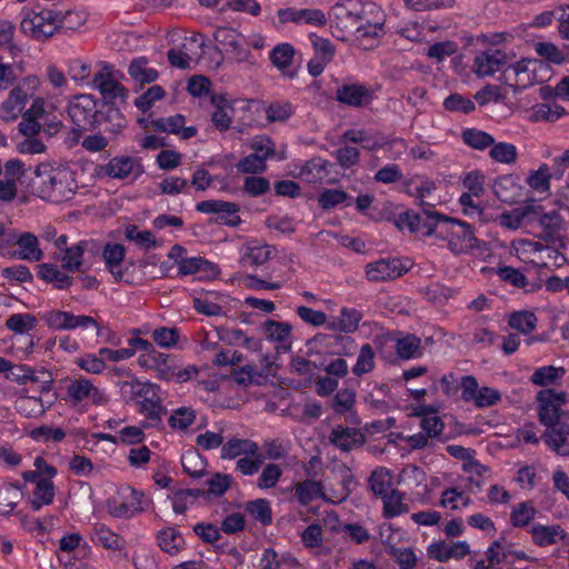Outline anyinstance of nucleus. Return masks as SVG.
Listing matches in <instances>:
<instances>
[{
  "mask_svg": "<svg viewBox=\"0 0 569 569\" xmlns=\"http://www.w3.org/2000/svg\"><path fill=\"white\" fill-rule=\"evenodd\" d=\"M77 187L73 173L68 169H53L48 164L34 168L31 188L43 200L54 203L67 201L73 197Z\"/></svg>",
  "mask_w": 569,
  "mask_h": 569,
  "instance_id": "1",
  "label": "nucleus"
},
{
  "mask_svg": "<svg viewBox=\"0 0 569 569\" xmlns=\"http://www.w3.org/2000/svg\"><path fill=\"white\" fill-rule=\"evenodd\" d=\"M100 103L92 94H78L68 104V114L73 124L68 133L70 146L80 143L83 132L99 129Z\"/></svg>",
  "mask_w": 569,
  "mask_h": 569,
  "instance_id": "2",
  "label": "nucleus"
},
{
  "mask_svg": "<svg viewBox=\"0 0 569 569\" xmlns=\"http://www.w3.org/2000/svg\"><path fill=\"white\" fill-rule=\"evenodd\" d=\"M20 30L26 36L44 41L63 27L61 11L40 9L39 6L22 8Z\"/></svg>",
  "mask_w": 569,
  "mask_h": 569,
  "instance_id": "3",
  "label": "nucleus"
},
{
  "mask_svg": "<svg viewBox=\"0 0 569 569\" xmlns=\"http://www.w3.org/2000/svg\"><path fill=\"white\" fill-rule=\"evenodd\" d=\"M361 12L363 20L357 23L355 37L359 46L368 50L375 48L386 34V13L375 2H366Z\"/></svg>",
  "mask_w": 569,
  "mask_h": 569,
  "instance_id": "4",
  "label": "nucleus"
},
{
  "mask_svg": "<svg viewBox=\"0 0 569 569\" xmlns=\"http://www.w3.org/2000/svg\"><path fill=\"white\" fill-rule=\"evenodd\" d=\"M420 211L411 209L403 210V218L398 219V230H408L411 234L430 237L436 232L439 222L445 219V214L435 210V206L427 201L419 202Z\"/></svg>",
  "mask_w": 569,
  "mask_h": 569,
  "instance_id": "5",
  "label": "nucleus"
},
{
  "mask_svg": "<svg viewBox=\"0 0 569 569\" xmlns=\"http://www.w3.org/2000/svg\"><path fill=\"white\" fill-rule=\"evenodd\" d=\"M443 221L451 223L448 249L453 254H466L473 250H481L485 246V241L475 236V229L470 223L446 214Z\"/></svg>",
  "mask_w": 569,
  "mask_h": 569,
  "instance_id": "6",
  "label": "nucleus"
},
{
  "mask_svg": "<svg viewBox=\"0 0 569 569\" xmlns=\"http://www.w3.org/2000/svg\"><path fill=\"white\" fill-rule=\"evenodd\" d=\"M538 403V418L542 426L552 427V425L562 422V406L567 402L565 391H556L551 388L541 389L536 396Z\"/></svg>",
  "mask_w": 569,
  "mask_h": 569,
  "instance_id": "7",
  "label": "nucleus"
},
{
  "mask_svg": "<svg viewBox=\"0 0 569 569\" xmlns=\"http://www.w3.org/2000/svg\"><path fill=\"white\" fill-rule=\"evenodd\" d=\"M538 62L537 59L522 58L516 63L507 66L499 77V81L509 86L515 94L520 93L535 84L536 72L530 69V66Z\"/></svg>",
  "mask_w": 569,
  "mask_h": 569,
  "instance_id": "8",
  "label": "nucleus"
},
{
  "mask_svg": "<svg viewBox=\"0 0 569 569\" xmlns=\"http://www.w3.org/2000/svg\"><path fill=\"white\" fill-rule=\"evenodd\" d=\"M196 210L201 213L216 214L210 222L219 226L236 228L242 222L239 216L240 206L236 202L219 199L203 200L196 204Z\"/></svg>",
  "mask_w": 569,
  "mask_h": 569,
  "instance_id": "9",
  "label": "nucleus"
},
{
  "mask_svg": "<svg viewBox=\"0 0 569 569\" xmlns=\"http://www.w3.org/2000/svg\"><path fill=\"white\" fill-rule=\"evenodd\" d=\"M411 264L409 260H402L398 257L380 259L368 263L366 274L368 280L379 282L395 280L407 273Z\"/></svg>",
  "mask_w": 569,
  "mask_h": 569,
  "instance_id": "10",
  "label": "nucleus"
},
{
  "mask_svg": "<svg viewBox=\"0 0 569 569\" xmlns=\"http://www.w3.org/2000/svg\"><path fill=\"white\" fill-rule=\"evenodd\" d=\"M92 84L102 96L100 103L117 104V100L126 103L128 90L110 72L98 71L94 73Z\"/></svg>",
  "mask_w": 569,
  "mask_h": 569,
  "instance_id": "11",
  "label": "nucleus"
},
{
  "mask_svg": "<svg viewBox=\"0 0 569 569\" xmlns=\"http://www.w3.org/2000/svg\"><path fill=\"white\" fill-rule=\"evenodd\" d=\"M507 54L499 49H487L473 59L472 70L479 78L493 76L506 68Z\"/></svg>",
  "mask_w": 569,
  "mask_h": 569,
  "instance_id": "12",
  "label": "nucleus"
},
{
  "mask_svg": "<svg viewBox=\"0 0 569 569\" xmlns=\"http://www.w3.org/2000/svg\"><path fill=\"white\" fill-rule=\"evenodd\" d=\"M103 171L108 177L120 180L126 179L133 173V179L136 180L143 173V166L140 160L134 157L117 156L109 160L104 166Z\"/></svg>",
  "mask_w": 569,
  "mask_h": 569,
  "instance_id": "13",
  "label": "nucleus"
},
{
  "mask_svg": "<svg viewBox=\"0 0 569 569\" xmlns=\"http://www.w3.org/2000/svg\"><path fill=\"white\" fill-rule=\"evenodd\" d=\"M427 552L431 559L446 563L450 559L460 560L470 553L469 543L465 540L448 545L446 541H435L427 547Z\"/></svg>",
  "mask_w": 569,
  "mask_h": 569,
  "instance_id": "14",
  "label": "nucleus"
},
{
  "mask_svg": "<svg viewBox=\"0 0 569 569\" xmlns=\"http://www.w3.org/2000/svg\"><path fill=\"white\" fill-rule=\"evenodd\" d=\"M336 99L352 108H362L372 101L371 90L363 83H346L336 91Z\"/></svg>",
  "mask_w": 569,
  "mask_h": 569,
  "instance_id": "15",
  "label": "nucleus"
},
{
  "mask_svg": "<svg viewBox=\"0 0 569 569\" xmlns=\"http://www.w3.org/2000/svg\"><path fill=\"white\" fill-rule=\"evenodd\" d=\"M97 120L99 122L98 130H101L103 126V131L113 138L121 134L127 127V119L117 104L100 103Z\"/></svg>",
  "mask_w": 569,
  "mask_h": 569,
  "instance_id": "16",
  "label": "nucleus"
},
{
  "mask_svg": "<svg viewBox=\"0 0 569 569\" xmlns=\"http://www.w3.org/2000/svg\"><path fill=\"white\" fill-rule=\"evenodd\" d=\"M546 446L559 456H569V425L565 421L546 427L541 436Z\"/></svg>",
  "mask_w": 569,
  "mask_h": 569,
  "instance_id": "17",
  "label": "nucleus"
},
{
  "mask_svg": "<svg viewBox=\"0 0 569 569\" xmlns=\"http://www.w3.org/2000/svg\"><path fill=\"white\" fill-rule=\"evenodd\" d=\"M330 442L342 451L360 448L366 442V436L358 428L335 427L329 436Z\"/></svg>",
  "mask_w": 569,
  "mask_h": 569,
  "instance_id": "18",
  "label": "nucleus"
},
{
  "mask_svg": "<svg viewBox=\"0 0 569 569\" xmlns=\"http://www.w3.org/2000/svg\"><path fill=\"white\" fill-rule=\"evenodd\" d=\"M18 249L8 252L10 258L38 262L43 258L37 236L31 232H21L17 243Z\"/></svg>",
  "mask_w": 569,
  "mask_h": 569,
  "instance_id": "19",
  "label": "nucleus"
},
{
  "mask_svg": "<svg viewBox=\"0 0 569 569\" xmlns=\"http://www.w3.org/2000/svg\"><path fill=\"white\" fill-rule=\"evenodd\" d=\"M102 257L106 268L112 274L114 281H122L124 270L120 266L124 261L126 248L120 243L107 242L102 250Z\"/></svg>",
  "mask_w": 569,
  "mask_h": 569,
  "instance_id": "20",
  "label": "nucleus"
},
{
  "mask_svg": "<svg viewBox=\"0 0 569 569\" xmlns=\"http://www.w3.org/2000/svg\"><path fill=\"white\" fill-rule=\"evenodd\" d=\"M93 248H96V243L92 240L80 241L71 247H67L61 259L62 268L69 272L79 271L84 252L88 250L93 251Z\"/></svg>",
  "mask_w": 569,
  "mask_h": 569,
  "instance_id": "21",
  "label": "nucleus"
},
{
  "mask_svg": "<svg viewBox=\"0 0 569 569\" xmlns=\"http://www.w3.org/2000/svg\"><path fill=\"white\" fill-rule=\"evenodd\" d=\"M529 532L532 541L539 547L555 545L559 539L566 537L565 530L559 525L545 526L535 523L530 527Z\"/></svg>",
  "mask_w": 569,
  "mask_h": 569,
  "instance_id": "22",
  "label": "nucleus"
},
{
  "mask_svg": "<svg viewBox=\"0 0 569 569\" xmlns=\"http://www.w3.org/2000/svg\"><path fill=\"white\" fill-rule=\"evenodd\" d=\"M159 548L170 555H178L186 546L184 538L176 527H166L157 532Z\"/></svg>",
  "mask_w": 569,
  "mask_h": 569,
  "instance_id": "23",
  "label": "nucleus"
},
{
  "mask_svg": "<svg viewBox=\"0 0 569 569\" xmlns=\"http://www.w3.org/2000/svg\"><path fill=\"white\" fill-rule=\"evenodd\" d=\"M363 8L365 3L360 0H347L335 7V14L341 22H346L345 28L351 27L356 30L357 23L363 20L361 12Z\"/></svg>",
  "mask_w": 569,
  "mask_h": 569,
  "instance_id": "24",
  "label": "nucleus"
},
{
  "mask_svg": "<svg viewBox=\"0 0 569 569\" xmlns=\"http://www.w3.org/2000/svg\"><path fill=\"white\" fill-rule=\"evenodd\" d=\"M492 188L496 197L505 203H516L521 196V187L515 182L511 176L498 178Z\"/></svg>",
  "mask_w": 569,
  "mask_h": 569,
  "instance_id": "25",
  "label": "nucleus"
},
{
  "mask_svg": "<svg viewBox=\"0 0 569 569\" xmlns=\"http://www.w3.org/2000/svg\"><path fill=\"white\" fill-rule=\"evenodd\" d=\"M539 226L542 228L540 238L555 244L559 240V231L562 229L563 218L556 210L543 212Z\"/></svg>",
  "mask_w": 569,
  "mask_h": 569,
  "instance_id": "26",
  "label": "nucleus"
},
{
  "mask_svg": "<svg viewBox=\"0 0 569 569\" xmlns=\"http://www.w3.org/2000/svg\"><path fill=\"white\" fill-rule=\"evenodd\" d=\"M258 450L259 447L254 441H251L249 439L232 438L222 445L221 458L230 460L241 455L254 456Z\"/></svg>",
  "mask_w": 569,
  "mask_h": 569,
  "instance_id": "27",
  "label": "nucleus"
},
{
  "mask_svg": "<svg viewBox=\"0 0 569 569\" xmlns=\"http://www.w3.org/2000/svg\"><path fill=\"white\" fill-rule=\"evenodd\" d=\"M211 102L216 106V110L211 114V121L219 131H227L232 123V116L227 109L233 111L224 94L211 97Z\"/></svg>",
  "mask_w": 569,
  "mask_h": 569,
  "instance_id": "28",
  "label": "nucleus"
},
{
  "mask_svg": "<svg viewBox=\"0 0 569 569\" xmlns=\"http://www.w3.org/2000/svg\"><path fill=\"white\" fill-rule=\"evenodd\" d=\"M139 412L148 420L142 423L143 428H159L162 425V415L166 413V408L161 405L160 399L152 400L144 397L139 402Z\"/></svg>",
  "mask_w": 569,
  "mask_h": 569,
  "instance_id": "29",
  "label": "nucleus"
},
{
  "mask_svg": "<svg viewBox=\"0 0 569 569\" xmlns=\"http://www.w3.org/2000/svg\"><path fill=\"white\" fill-rule=\"evenodd\" d=\"M396 352L401 360H411L421 358L423 350L421 339L416 335L408 333L396 340Z\"/></svg>",
  "mask_w": 569,
  "mask_h": 569,
  "instance_id": "30",
  "label": "nucleus"
},
{
  "mask_svg": "<svg viewBox=\"0 0 569 569\" xmlns=\"http://www.w3.org/2000/svg\"><path fill=\"white\" fill-rule=\"evenodd\" d=\"M39 84L40 81L38 77L28 76L23 78L22 82L19 86L14 87L10 91L7 99L10 100L20 110H22L28 101V97L33 94V92L38 89Z\"/></svg>",
  "mask_w": 569,
  "mask_h": 569,
  "instance_id": "31",
  "label": "nucleus"
},
{
  "mask_svg": "<svg viewBox=\"0 0 569 569\" xmlns=\"http://www.w3.org/2000/svg\"><path fill=\"white\" fill-rule=\"evenodd\" d=\"M183 471L193 479L206 475L207 460L194 448L188 449L181 456Z\"/></svg>",
  "mask_w": 569,
  "mask_h": 569,
  "instance_id": "32",
  "label": "nucleus"
},
{
  "mask_svg": "<svg viewBox=\"0 0 569 569\" xmlns=\"http://www.w3.org/2000/svg\"><path fill=\"white\" fill-rule=\"evenodd\" d=\"M353 198L341 189H323L318 196V204L322 210H331L340 206L349 207Z\"/></svg>",
  "mask_w": 569,
  "mask_h": 569,
  "instance_id": "33",
  "label": "nucleus"
},
{
  "mask_svg": "<svg viewBox=\"0 0 569 569\" xmlns=\"http://www.w3.org/2000/svg\"><path fill=\"white\" fill-rule=\"evenodd\" d=\"M129 76L138 83H152L159 73L156 69L148 67V59L146 57H138L133 59L128 67Z\"/></svg>",
  "mask_w": 569,
  "mask_h": 569,
  "instance_id": "34",
  "label": "nucleus"
},
{
  "mask_svg": "<svg viewBox=\"0 0 569 569\" xmlns=\"http://www.w3.org/2000/svg\"><path fill=\"white\" fill-rule=\"evenodd\" d=\"M341 142L361 143L368 151H375L382 147L376 137L363 129H348L340 137Z\"/></svg>",
  "mask_w": 569,
  "mask_h": 569,
  "instance_id": "35",
  "label": "nucleus"
},
{
  "mask_svg": "<svg viewBox=\"0 0 569 569\" xmlns=\"http://www.w3.org/2000/svg\"><path fill=\"white\" fill-rule=\"evenodd\" d=\"M382 515L386 519H392L408 512V505L403 502V493L399 489H391L390 492L382 498Z\"/></svg>",
  "mask_w": 569,
  "mask_h": 569,
  "instance_id": "36",
  "label": "nucleus"
},
{
  "mask_svg": "<svg viewBox=\"0 0 569 569\" xmlns=\"http://www.w3.org/2000/svg\"><path fill=\"white\" fill-rule=\"evenodd\" d=\"M566 114V109L557 103H537L531 108L530 120L533 122H555Z\"/></svg>",
  "mask_w": 569,
  "mask_h": 569,
  "instance_id": "37",
  "label": "nucleus"
},
{
  "mask_svg": "<svg viewBox=\"0 0 569 569\" xmlns=\"http://www.w3.org/2000/svg\"><path fill=\"white\" fill-rule=\"evenodd\" d=\"M538 323V318L532 311L520 310L510 313L508 325L522 335L532 332Z\"/></svg>",
  "mask_w": 569,
  "mask_h": 569,
  "instance_id": "38",
  "label": "nucleus"
},
{
  "mask_svg": "<svg viewBox=\"0 0 569 569\" xmlns=\"http://www.w3.org/2000/svg\"><path fill=\"white\" fill-rule=\"evenodd\" d=\"M295 54L293 46L289 42H282L270 50L269 59L278 70L283 71L292 64Z\"/></svg>",
  "mask_w": 569,
  "mask_h": 569,
  "instance_id": "39",
  "label": "nucleus"
},
{
  "mask_svg": "<svg viewBox=\"0 0 569 569\" xmlns=\"http://www.w3.org/2000/svg\"><path fill=\"white\" fill-rule=\"evenodd\" d=\"M461 139L465 144L476 150H485L495 143V138L490 133L476 128L462 130Z\"/></svg>",
  "mask_w": 569,
  "mask_h": 569,
  "instance_id": "40",
  "label": "nucleus"
},
{
  "mask_svg": "<svg viewBox=\"0 0 569 569\" xmlns=\"http://www.w3.org/2000/svg\"><path fill=\"white\" fill-rule=\"evenodd\" d=\"M20 487L12 482H0V513L10 515L20 498Z\"/></svg>",
  "mask_w": 569,
  "mask_h": 569,
  "instance_id": "41",
  "label": "nucleus"
},
{
  "mask_svg": "<svg viewBox=\"0 0 569 569\" xmlns=\"http://www.w3.org/2000/svg\"><path fill=\"white\" fill-rule=\"evenodd\" d=\"M120 389L126 401H129L137 397H146L150 392L156 395V390H159V387L151 382H140L134 379L131 381L120 382Z\"/></svg>",
  "mask_w": 569,
  "mask_h": 569,
  "instance_id": "42",
  "label": "nucleus"
},
{
  "mask_svg": "<svg viewBox=\"0 0 569 569\" xmlns=\"http://www.w3.org/2000/svg\"><path fill=\"white\" fill-rule=\"evenodd\" d=\"M537 512L531 501L519 502L510 512V523L515 528L526 527L535 519Z\"/></svg>",
  "mask_w": 569,
  "mask_h": 569,
  "instance_id": "43",
  "label": "nucleus"
},
{
  "mask_svg": "<svg viewBox=\"0 0 569 569\" xmlns=\"http://www.w3.org/2000/svg\"><path fill=\"white\" fill-rule=\"evenodd\" d=\"M565 369L562 367L555 366H543L533 371L530 377V381L540 387L551 386L557 382V380L561 379L565 375Z\"/></svg>",
  "mask_w": 569,
  "mask_h": 569,
  "instance_id": "44",
  "label": "nucleus"
},
{
  "mask_svg": "<svg viewBox=\"0 0 569 569\" xmlns=\"http://www.w3.org/2000/svg\"><path fill=\"white\" fill-rule=\"evenodd\" d=\"M214 41L230 50L238 57L242 56L241 43L239 41V33L233 28L219 27L213 33Z\"/></svg>",
  "mask_w": 569,
  "mask_h": 569,
  "instance_id": "45",
  "label": "nucleus"
},
{
  "mask_svg": "<svg viewBox=\"0 0 569 569\" xmlns=\"http://www.w3.org/2000/svg\"><path fill=\"white\" fill-rule=\"evenodd\" d=\"M320 496H322V485L320 481L307 479L298 482L295 487V497L302 506H307Z\"/></svg>",
  "mask_w": 569,
  "mask_h": 569,
  "instance_id": "46",
  "label": "nucleus"
},
{
  "mask_svg": "<svg viewBox=\"0 0 569 569\" xmlns=\"http://www.w3.org/2000/svg\"><path fill=\"white\" fill-rule=\"evenodd\" d=\"M362 319V312L356 308L343 307L340 311V320L338 325H330L329 328L337 329L340 332L351 333L359 328Z\"/></svg>",
  "mask_w": 569,
  "mask_h": 569,
  "instance_id": "47",
  "label": "nucleus"
},
{
  "mask_svg": "<svg viewBox=\"0 0 569 569\" xmlns=\"http://www.w3.org/2000/svg\"><path fill=\"white\" fill-rule=\"evenodd\" d=\"M64 329L63 330H76L82 329L88 330L90 328L96 329V335L99 337L101 335V327L97 319L87 315H73L72 312L66 311L63 316Z\"/></svg>",
  "mask_w": 569,
  "mask_h": 569,
  "instance_id": "48",
  "label": "nucleus"
},
{
  "mask_svg": "<svg viewBox=\"0 0 569 569\" xmlns=\"http://www.w3.org/2000/svg\"><path fill=\"white\" fill-rule=\"evenodd\" d=\"M246 511L262 526H268L272 522V511L270 502L267 499L259 498L250 500L246 503Z\"/></svg>",
  "mask_w": 569,
  "mask_h": 569,
  "instance_id": "49",
  "label": "nucleus"
},
{
  "mask_svg": "<svg viewBox=\"0 0 569 569\" xmlns=\"http://www.w3.org/2000/svg\"><path fill=\"white\" fill-rule=\"evenodd\" d=\"M38 325V319L32 313H14L6 321V328L16 333H27Z\"/></svg>",
  "mask_w": 569,
  "mask_h": 569,
  "instance_id": "50",
  "label": "nucleus"
},
{
  "mask_svg": "<svg viewBox=\"0 0 569 569\" xmlns=\"http://www.w3.org/2000/svg\"><path fill=\"white\" fill-rule=\"evenodd\" d=\"M375 369V350L370 343L361 346L352 373L357 377L369 373Z\"/></svg>",
  "mask_w": 569,
  "mask_h": 569,
  "instance_id": "51",
  "label": "nucleus"
},
{
  "mask_svg": "<svg viewBox=\"0 0 569 569\" xmlns=\"http://www.w3.org/2000/svg\"><path fill=\"white\" fill-rule=\"evenodd\" d=\"M550 179V167L547 163H542L537 170L529 173L526 181L535 191L549 192Z\"/></svg>",
  "mask_w": 569,
  "mask_h": 569,
  "instance_id": "52",
  "label": "nucleus"
},
{
  "mask_svg": "<svg viewBox=\"0 0 569 569\" xmlns=\"http://www.w3.org/2000/svg\"><path fill=\"white\" fill-rule=\"evenodd\" d=\"M94 535L97 542L108 550L120 551L124 548L123 538L103 525L94 528Z\"/></svg>",
  "mask_w": 569,
  "mask_h": 569,
  "instance_id": "53",
  "label": "nucleus"
},
{
  "mask_svg": "<svg viewBox=\"0 0 569 569\" xmlns=\"http://www.w3.org/2000/svg\"><path fill=\"white\" fill-rule=\"evenodd\" d=\"M271 253L272 248L267 244L248 248L241 257V263L243 267H259L270 259Z\"/></svg>",
  "mask_w": 569,
  "mask_h": 569,
  "instance_id": "54",
  "label": "nucleus"
},
{
  "mask_svg": "<svg viewBox=\"0 0 569 569\" xmlns=\"http://www.w3.org/2000/svg\"><path fill=\"white\" fill-rule=\"evenodd\" d=\"M389 471L381 468L380 470H375L370 475L368 482L370 490L381 499L387 496L390 491L391 479Z\"/></svg>",
  "mask_w": 569,
  "mask_h": 569,
  "instance_id": "55",
  "label": "nucleus"
},
{
  "mask_svg": "<svg viewBox=\"0 0 569 569\" xmlns=\"http://www.w3.org/2000/svg\"><path fill=\"white\" fill-rule=\"evenodd\" d=\"M263 328L267 338L271 341L286 342L290 340L292 327L288 322L266 320Z\"/></svg>",
  "mask_w": 569,
  "mask_h": 569,
  "instance_id": "56",
  "label": "nucleus"
},
{
  "mask_svg": "<svg viewBox=\"0 0 569 569\" xmlns=\"http://www.w3.org/2000/svg\"><path fill=\"white\" fill-rule=\"evenodd\" d=\"M489 156L497 162L510 164L517 160L518 152L515 144L508 142H498L491 146Z\"/></svg>",
  "mask_w": 569,
  "mask_h": 569,
  "instance_id": "57",
  "label": "nucleus"
},
{
  "mask_svg": "<svg viewBox=\"0 0 569 569\" xmlns=\"http://www.w3.org/2000/svg\"><path fill=\"white\" fill-rule=\"evenodd\" d=\"M184 116L177 113L170 117H161L152 120V127L154 131L167 132L172 134H179L182 127L184 126Z\"/></svg>",
  "mask_w": 569,
  "mask_h": 569,
  "instance_id": "58",
  "label": "nucleus"
},
{
  "mask_svg": "<svg viewBox=\"0 0 569 569\" xmlns=\"http://www.w3.org/2000/svg\"><path fill=\"white\" fill-rule=\"evenodd\" d=\"M292 114L293 107L287 100L271 102L266 108V118L269 122H283L288 120Z\"/></svg>",
  "mask_w": 569,
  "mask_h": 569,
  "instance_id": "59",
  "label": "nucleus"
},
{
  "mask_svg": "<svg viewBox=\"0 0 569 569\" xmlns=\"http://www.w3.org/2000/svg\"><path fill=\"white\" fill-rule=\"evenodd\" d=\"M126 239L136 242L143 249H150L158 246L153 233L149 230L140 231L137 226L130 224L124 230Z\"/></svg>",
  "mask_w": 569,
  "mask_h": 569,
  "instance_id": "60",
  "label": "nucleus"
},
{
  "mask_svg": "<svg viewBox=\"0 0 569 569\" xmlns=\"http://www.w3.org/2000/svg\"><path fill=\"white\" fill-rule=\"evenodd\" d=\"M166 94L161 86L154 84L136 98L134 106L143 113L148 112L156 101L161 100Z\"/></svg>",
  "mask_w": 569,
  "mask_h": 569,
  "instance_id": "61",
  "label": "nucleus"
},
{
  "mask_svg": "<svg viewBox=\"0 0 569 569\" xmlns=\"http://www.w3.org/2000/svg\"><path fill=\"white\" fill-rule=\"evenodd\" d=\"M250 148L253 150V153L260 156L263 161L273 158L276 154L274 142L266 134L254 136L251 140Z\"/></svg>",
  "mask_w": 569,
  "mask_h": 569,
  "instance_id": "62",
  "label": "nucleus"
},
{
  "mask_svg": "<svg viewBox=\"0 0 569 569\" xmlns=\"http://www.w3.org/2000/svg\"><path fill=\"white\" fill-rule=\"evenodd\" d=\"M310 40L315 50V57L321 59V61L330 63L336 53V48L332 42L329 39L319 37L315 33L310 34Z\"/></svg>",
  "mask_w": 569,
  "mask_h": 569,
  "instance_id": "63",
  "label": "nucleus"
},
{
  "mask_svg": "<svg viewBox=\"0 0 569 569\" xmlns=\"http://www.w3.org/2000/svg\"><path fill=\"white\" fill-rule=\"evenodd\" d=\"M196 420V412L189 407H180L169 417V426L172 429L186 430Z\"/></svg>",
  "mask_w": 569,
  "mask_h": 569,
  "instance_id": "64",
  "label": "nucleus"
}]
</instances>
